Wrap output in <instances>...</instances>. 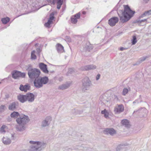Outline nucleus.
I'll use <instances>...</instances> for the list:
<instances>
[{
	"label": "nucleus",
	"mask_w": 151,
	"mask_h": 151,
	"mask_svg": "<svg viewBox=\"0 0 151 151\" xmlns=\"http://www.w3.org/2000/svg\"><path fill=\"white\" fill-rule=\"evenodd\" d=\"M96 68V65H90L82 67L81 69L82 70H88L95 69Z\"/></svg>",
	"instance_id": "2eb2a0df"
},
{
	"label": "nucleus",
	"mask_w": 151,
	"mask_h": 151,
	"mask_svg": "<svg viewBox=\"0 0 151 151\" xmlns=\"http://www.w3.org/2000/svg\"><path fill=\"white\" fill-rule=\"evenodd\" d=\"M147 16L146 11L143 13L140 16H139V18H142L145 16Z\"/></svg>",
	"instance_id": "e433bc0d"
},
{
	"label": "nucleus",
	"mask_w": 151,
	"mask_h": 151,
	"mask_svg": "<svg viewBox=\"0 0 151 151\" xmlns=\"http://www.w3.org/2000/svg\"><path fill=\"white\" fill-rule=\"evenodd\" d=\"M137 101H136V100H135V101H134L133 102V104H135V103H137Z\"/></svg>",
	"instance_id": "4d7b16f0"
},
{
	"label": "nucleus",
	"mask_w": 151,
	"mask_h": 151,
	"mask_svg": "<svg viewBox=\"0 0 151 151\" xmlns=\"http://www.w3.org/2000/svg\"><path fill=\"white\" fill-rule=\"evenodd\" d=\"M1 21L3 24H6L9 21V18L8 17L2 18L1 19Z\"/></svg>",
	"instance_id": "a878e982"
},
{
	"label": "nucleus",
	"mask_w": 151,
	"mask_h": 151,
	"mask_svg": "<svg viewBox=\"0 0 151 151\" xmlns=\"http://www.w3.org/2000/svg\"><path fill=\"white\" fill-rule=\"evenodd\" d=\"M29 120L28 116L24 115L20 116L16 120L19 126L17 127L18 130L20 131L24 130L25 129L24 125L27 123Z\"/></svg>",
	"instance_id": "f03ea898"
},
{
	"label": "nucleus",
	"mask_w": 151,
	"mask_h": 151,
	"mask_svg": "<svg viewBox=\"0 0 151 151\" xmlns=\"http://www.w3.org/2000/svg\"><path fill=\"white\" fill-rule=\"evenodd\" d=\"M17 99L22 103L25 102L27 101L26 94L25 95L19 94L17 96Z\"/></svg>",
	"instance_id": "dca6fc26"
},
{
	"label": "nucleus",
	"mask_w": 151,
	"mask_h": 151,
	"mask_svg": "<svg viewBox=\"0 0 151 151\" xmlns=\"http://www.w3.org/2000/svg\"><path fill=\"white\" fill-rule=\"evenodd\" d=\"M26 100L29 103L33 102L35 100V96L32 93L29 92L26 94Z\"/></svg>",
	"instance_id": "9d476101"
},
{
	"label": "nucleus",
	"mask_w": 151,
	"mask_h": 151,
	"mask_svg": "<svg viewBox=\"0 0 151 151\" xmlns=\"http://www.w3.org/2000/svg\"><path fill=\"white\" fill-rule=\"evenodd\" d=\"M1 83V82H0V84Z\"/></svg>",
	"instance_id": "e2e57ef3"
},
{
	"label": "nucleus",
	"mask_w": 151,
	"mask_h": 151,
	"mask_svg": "<svg viewBox=\"0 0 151 151\" xmlns=\"http://www.w3.org/2000/svg\"><path fill=\"white\" fill-rule=\"evenodd\" d=\"M18 106V103L17 101L13 102L10 104V110L14 111L16 110Z\"/></svg>",
	"instance_id": "a211bd4d"
},
{
	"label": "nucleus",
	"mask_w": 151,
	"mask_h": 151,
	"mask_svg": "<svg viewBox=\"0 0 151 151\" xmlns=\"http://www.w3.org/2000/svg\"><path fill=\"white\" fill-rule=\"evenodd\" d=\"M19 90L22 91L26 92L28 90L30 89V86L28 83H27L24 85L21 84L19 87Z\"/></svg>",
	"instance_id": "4468645a"
},
{
	"label": "nucleus",
	"mask_w": 151,
	"mask_h": 151,
	"mask_svg": "<svg viewBox=\"0 0 151 151\" xmlns=\"http://www.w3.org/2000/svg\"><path fill=\"white\" fill-rule=\"evenodd\" d=\"M3 142L4 144L6 145H9V140H4V139H3Z\"/></svg>",
	"instance_id": "58836bf2"
},
{
	"label": "nucleus",
	"mask_w": 151,
	"mask_h": 151,
	"mask_svg": "<svg viewBox=\"0 0 151 151\" xmlns=\"http://www.w3.org/2000/svg\"><path fill=\"white\" fill-rule=\"evenodd\" d=\"M12 77L15 79H18L20 78H24L26 76V73L22 72L16 70H14L12 73Z\"/></svg>",
	"instance_id": "0eeeda50"
},
{
	"label": "nucleus",
	"mask_w": 151,
	"mask_h": 151,
	"mask_svg": "<svg viewBox=\"0 0 151 151\" xmlns=\"http://www.w3.org/2000/svg\"><path fill=\"white\" fill-rule=\"evenodd\" d=\"M56 49L57 51L59 53L62 52L64 51L63 47L60 43H58L57 44Z\"/></svg>",
	"instance_id": "6ab92c4d"
},
{
	"label": "nucleus",
	"mask_w": 151,
	"mask_h": 151,
	"mask_svg": "<svg viewBox=\"0 0 151 151\" xmlns=\"http://www.w3.org/2000/svg\"><path fill=\"white\" fill-rule=\"evenodd\" d=\"M83 112V111H79V114H81Z\"/></svg>",
	"instance_id": "13d9d810"
},
{
	"label": "nucleus",
	"mask_w": 151,
	"mask_h": 151,
	"mask_svg": "<svg viewBox=\"0 0 151 151\" xmlns=\"http://www.w3.org/2000/svg\"><path fill=\"white\" fill-rule=\"evenodd\" d=\"M34 70V68H33L31 64H29L27 66H26V70L28 71V72H31Z\"/></svg>",
	"instance_id": "bb28decb"
},
{
	"label": "nucleus",
	"mask_w": 151,
	"mask_h": 151,
	"mask_svg": "<svg viewBox=\"0 0 151 151\" xmlns=\"http://www.w3.org/2000/svg\"><path fill=\"white\" fill-rule=\"evenodd\" d=\"M6 126L4 125H3L0 128V132L1 133H4L6 132L5 129L6 128Z\"/></svg>",
	"instance_id": "c756f323"
},
{
	"label": "nucleus",
	"mask_w": 151,
	"mask_h": 151,
	"mask_svg": "<svg viewBox=\"0 0 151 151\" xmlns=\"http://www.w3.org/2000/svg\"><path fill=\"white\" fill-rule=\"evenodd\" d=\"M101 114L104 115V116L107 118L108 117L109 113L107 112L106 110L105 109L101 111Z\"/></svg>",
	"instance_id": "cd10ccee"
},
{
	"label": "nucleus",
	"mask_w": 151,
	"mask_h": 151,
	"mask_svg": "<svg viewBox=\"0 0 151 151\" xmlns=\"http://www.w3.org/2000/svg\"><path fill=\"white\" fill-rule=\"evenodd\" d=\"M11 140H10V143H11Z\"/></svg>",
	"instance_id": "052dcab7"
},
{
	"label": "nucleus",
	"mask_w": 151,
	"mask_h": 151,
	"mask_svg": "<svg viewBox=\"0 0 151 151\" xmlns=\"http://www.w3.org/2000/svg\"><path fill=\"white\" fill-rule=\"evenodd\" d=\"M82 90L83 92L87 89L92 85V83L90 79L88 77H86L82 81Z\"/></svg>",
	"instance_id": "423d86ee"
},
{
	"label": "nucleus",
	"mask_w": 151,
	"mask_h": 151,
	"mask_svg": "<svg viewBox=\"0 0 151 151\" xmlns=\"http://www.w3.org/2000/svg\"><path fill=\"white\" fill-rule=\"evenodd\" d=\"M69 86L70 85L69 83H66L59 86L58 88L60 90H64L68 88Z\"/></svg>",
	"instance_id": "4be33fe9"
},
{
	"label": "nucleus",
	"mask_w": 151,
	"mask_h": 151,
	"mask_svg": "<svg viewBox=\"0 0 151 151\" xmlns=\"http://www.w3.org/2000/svg\"><path fill=\"white\" fill-rule=\"evenodd\" d=\"M140 23V20H137L135 22H134V23Z\"/></svg>",
	"instance_id": "864d4df0"
},
{
	"label": "nucleus",
	"mask_w": 151,
	"mask_h": 151,
	"mask_svg": "<svg viewBox=\"0 0 151 151\" xmlns=\"http://www.w3.org/2000/svg\"><path fill=\"white\" fill-rule=\"evenodd\" d=\"M124 110V107L122 104H120L116 107L114 109V111L115 114H119Z\"/></svg>",
	"instance_id": "f8f14e48"
},
{
	"label": "nucleus",
	"mask_w": 151,
	"mask_h": 151,
	"mask_svg": "<svg viewBox=\"0 0 151 151\" xmlns=\"http://www.w3.org/2000/svg\"><path fill=\"white\" fill-rule=\"evenodd\" d=\"M124 10H119L117 13L121 22L124 23L129 21L133 16L135 12L132 10L128 5H124Z\"/></svg>",
	"instance_id": "f257e3e1"
},
{
	"label": "nucleus",
	"mask_w": 151,
	"mask_h": 151,
	"mask_svg": "<svg viewBox=\"0 0 151 151\" xmlns=\"http://www.w3.org/2000/svg\"><path fill=\"white\" fill-rule=\"evenodd\" d=\"M8 108L9 109V105H8Z\"/></svg>",
	"instance_id": "bf43d9fd"
},
{
	"label": "nucleus",
	"mask_w": 151,
	"mask_h": 151,
	"mask_svg": "<svg viewBox=\"0 0 151 151\" xmlns=\"http://www.w3.org/2000/svg\"><path fill=\"white\" fill-rule=\"evenodd\" d=\"M63 0H57L56 3L57 4H60L62 5L63 4Z\"/></svg>",
	"instance_id": "c9c22d12"
},
{
	"label": "nucleus",
	"mask_w": 151,
	"mask_h": 151,
	"mask_svg": "<svg viewBox=\"0 0 151 151\" xmlns=\"http://www.w3.org/2000/svg\"><path fill=\"white\" fill-rule=\"evenodd\" d=\"M137 40L136 36L134 35L132 36V39L131 40V43L132 45H134L137 42Z\"/></svg>",
	"instance_id": "c85d7f7f"
},
{
	"label": "nucleus",
	"mask_w": 151,
	"mask_h": 151,
	"mask_svg": "<svg viewBox=\"0 0 151 151\" xmlns=\"http://www.w3.org/2000/svg\"><path fill=\"white\" fill-rule=\"evenodd\" d=\"M125 49H126L123 47H121L120 48V50L121 51H123V50H125Z\"/></svg>",
	"instance_id": "603ef678"
},
{
	"label": "nucleus",
	"mask_w": 151,
	"mask_h": 151,
	"mask_svg": "<svg viewBox=\"0 0 151 151\" xmlns=\"http://www.w3.org/2000/svg\"><path fill=\"white\" fill-rule=\"evenodd\" d=\"M66 39H68V42H70L71 41V39L70 37L68 36H66L65 37Z\"/></svg>",
	"instance_id": "c03bdc74"
},
{
	"label": "nucleus",
	"mask_w": 151,
	"mask_h": 151,
	"mask_svg": "<svg viewBox=\"0 0 151 151\" xmlns=\"http://www.w3.org/2000/svg\"><path fill=\"white\" fill-rule=\"evenodd\" d=\"M116 151H125V145H120L118 146L116 149Z\"/></svg>",
	"instance_id": "b1692460"
},
{
	"label": "nucleus",
	"mask_w": 151,
	"mask_h": 151,
	"mask_svg": "<svg viewBox=\"0 0 151 151\" xmlns=\"http://www.w3.org/2000/svg\"><path fill=\"white\" fill-rule=\"evenodd\" d=\"M51 24V23H50V22L47 21V22H46L45 24L44 25L46 27L48 28H50V25Z\"/></svg>",
	"instance_id": "4c0bfd02"
},
{
	"label": "nucleus",
	"mask_w": 151,
	"mask_h": 151,
	"mask_svg": "<svg viewBox=\"0 0 151 151\" xmlns=\"http://www.w3.org/2000/svg\"><path fill=\"white\" fill-rule=\"evenodd\" d=\"M49 81L47 77L44 76L39 77L35 79L33 82L34 86L36 88H39L42 87L43 85L46 84Z\"/></svg>",
	"instance_id": "20e7f679"
},
{
	"label": "nucleus",
	"mask_w": 151,
	"mask_h": 151,
	"mask_svg": "<svg viewBox=\"0 0 151 151\" xmlns=\"http://www.w3.org/2000/svg\"><path fill=\"white\" fill-rule=\"evenodd\" d=\"M100 75L99 74H98L97 75L96 77V80H98L100 78Z\"/></svg>",
	"instance_id": "37998d69"
},
{
	"label": "nucleus",
	"mask_w": 151,
	"mask_h": 151,
	"mask_svg": "<svg viewBox=\"0 0 151 151\" xmlns=\"http://www.w3.org/2000/svg\"><path fill=\"white\" fill-rule=\"evenodd\" d=\"M136 64H135L134 65H135Z\"/></svg>",
	"instance_id": "680f3d73"
},
{
	"label": "nucleus",
	"mask_w": 151,
	"mask_h": 151,
	"mask_svg": "<svg viewBox=\"0 0 151 151\" xmlns=\"http://www.w3.org/2000/svg\"><path fill=\"white\" fill-rule=\"evenodd\" d=\"M62 5L60 4H57V9H60Z\"/></svg>",
	"instance_id": "8fccbe9b"
},
{
	"label": "nucleus",
	"mask_w": 151,
	"mask_h": 151,
	"mask_svg": "<svg viewBox=\"0 0 151 151\" xmlns=\"http://www.w3.org/2000/svg\"><path fill=\"white\" fill-rule=\"evenodd\" d=\"M39 67L40 69L44 73H48L49 71L47 69V65L43 63H39Z\"/></svg>",
	"instance_id": "1a4fd4ad"
},
{
	"label": "nucleus",
	"mask_w": 151,
	"mask_h": 151,
	"mask_svg": "<svg viewBox=\"0 0 151 151\" xmlns=\"http://www.w3.org/2000/svg\"><path fill=\"white\" fill-rule=\"evenodd\" d=\"M82 14H86V12L85 11H83L82 12Z\"/></svg>",
	"instance_id": "6e6d98bb"
},
{
	"label": "nucleus",
	"mask_w": 151,
	"mask_h": 151,
	"mask_svg": "<svg viewBox=\"0 0 151 151\" xmlns=\"http://www.w3.org/2000/svg\"><path fill=\"white\" fill-rule=\"evenodd\" d=\"M80 14H81L80 12H78V13L75 14L73 16L75 18H76L77 19L80 18Z\"/></svg>",
	"instance_id": "72a5a7b5"
},
{
	"label": "nucleus",
	"mask_w": 151,
	"mask_h": 151,
	"mask_svg": "<svg viewBox=\"0 0 151 151\" xmlns=\"http://www.w3.org/2000/svg\"><path fill=\"white\" fill-rule=\"evenodd\" d=\"M71 22L72 23L75 24H76L77 21L78 20L76 18H75L74 17H71Z\"/></svg>",
	"instance_id": "2f4dec72"
},
{
	"label": "nucleus",
	"mask_w": 151,
	"mask_h": 151,
	"mask_svg": "<svg viewBox=\"0 0 151 151\" xmlns=\"http://www.w3.org/2000/svg\"><path fill=\"white\" fill-rule=\"evenodd\" d=\"M47 1L49 3H51L52 1V0H47Z\"/></svg>",
	"instance_id": "5fc2aeb1"
},
{
	"label": "nucleus",
	"mask_w": 151,
	"mask_h": 151,
	"mask_svg": "<svg viewBox=\"0 0 151 151\" xmlns=\"http://www.w3.org/2000/svg\"><path fill=\"white\" fill-rule=\"evenodd\" d=\"M74 71L73 68H70L69 69L68 72V73L71 74L74 72Z\"/></svg>",
	"instance_id": "ea45409f"
},
{
	"label": "nucleus",
	"mask_w": 151,
	"mask_h": 151,
	"mask_svg": "<svg viewBox=\"0 0 151 151\" xmlns=\"http://www.w3.org/2000/svg\"><path fill=\"white\" fill-rule=\"evenodd\" d=\"M147 15H149L151 14V9L146 11Z\"/></svg>",
	"instance_id": "79ce46f5"
},
{
	"label": "nucleus",
	"mask_w": 151,
	"mask_h": 151,
	"mask_svg": "<svg viewBox=\"0 0 151 151\" xmlns=\"http://www.w3.org/2000/svg\"><path fill=\"white\" fill-rule=\"evenodd\" d=\"M9 96L8 94H6L5 95V97L4 98L5 99H6L9 98Z\"/></svg>",
	"instance_id": "3c124183"
},
{
	"label": "nucleus",
	"mask_w": 151,
	"mask_h": 151,
	"mask_svg": "<svg viewBox=\"0 0 151 151\" xmlns=\"http://www.w3.org/2000/svg\"><path fill=\"white\" fill-rule=\"evenodd\" d=\"M104 132L107 134H109L111 135H113L116 133V130L112 128H107L104 130Z\"/></svg>",
	"instance_id": "f3484780"
},
{
	"label": "nucleus",
	"mask_w": 151,
	"mask_h": 151,
	"mask_svg": "<svg viewBox=\"0 0 151 151\" xmlns=\"http://www.w3.org/2000/svg\"><path fill=\"white\" fill-rule=\"evenodd\" d=\"M5 108V105H1L0 106V113H1L3 112L4 111Z\"/></svg>",
	"instance_id": "f704fd0d"
},
{
	"label": "nucleus",
	"mask_w": 151,
	"mask_h": 151,
	"mask_svg": "<svg viewBox=\"0 0 151 151\" xmlns=\"http://www.w3.org/2000/svg\"><path fill=\"white\" fill-rule=\"evenodd\" d=\"M147 21V19H144L140 20V23H141L142 22H144Z\"/></svg>",
	"instance_id": "49530a36"
},
{
	"label": "nucleus",
	"mask_w": 151,
	"mask_h": 151,
	"mask_svg": "<svg viewBox=\"0 0 151 151\" xmlns=\"http://www.w3.org/2000/svg\"><path fill=\"white\" fill-rule=\"evenodd\" d=\"M121 123L125 127L129 128L130 126L129 122L127 119L122 120L121 121Z\"/></svg>",
	"instance_id": "aec40b11"
},
{
	"label": "nucleus",
	"mask_w": 151,
	"mask_h": 151,
	"mask_svg": "<svg viewBox=\"0 0 151 151\" xmlns=\"http://www.w3.org/2000/svg\"><path fill=\"white\" fill-rule=\"evenodd\" d=\"M119 21V19L117 17H113L108 20V24L111 27L114 26Z\"/></svg>",
	"instance_id": "6e6552de"
},
{
	"label": "nucleus",
	"mask_w": 151,
	"mask_h": 151,
	"mask_svg": "<svg viewBox=\"0 0 151 151\" xmlns=\"http://www.w3.org/2000/svg\"><path fill=\"white\" fill-rule=\"evenodd\" d=\"M11 138L13 140H14L15 139V137H14V134H12V136Z\"/></svg>",
	"instance_id": "09e8293b"
},
{
	"label": "nucleus",
	"mask_w": 151,
	"mask_h": 151,
	"mask_svg": "<svg viewBox=\"0 0 151 151\" xmlns=\"http://www.w3.org/2000/svg\"><path fill=\"white\" fill-rule=\"evenodd\" d=\"M51 120V117L50 116H47L45 119L42 122L41 126L42 127H45L48 126Z\"/></svg>",
	"instance_id": "ddd939ff"
},
{
	"label": "nucleus",
	"mask_w": 151,
	"mask_h": 151,
	"mask_svg": "<svg viewBox=\"0 0 151 151\" xmlns=\"http://www.w3.org/2000/svg\"><path fill=\"white\" fill-rule=\"evenodd\" d=\"M37 51L38 55L40 54L41 50L39 48H38L37 49Z\"/></svg>",
	"instance_id": "a19ab883"
},
{
	"label": "nucleus",
	"mask_w": 151,
	"mask_h": 151,
	"mask_svg": "<svg viewBox=\"0 0 151 151\" xmlns=\"http://www.w3.org/2000/svg\"><path fill=\"white\" fill-rule=\"evenodd\" d=\"M40 70L37 68H34V70L28 72L29 78L32 80H34L39 77L40 74Z\"/></svg>",
	"instance_id": "39448f33"
},
{
	"label": "nucleus",
	"mask_w": 151,
	"mask_h": 151,
	"mask_svg": "<svg viewBox=\"0 0 151 151\" xmlns=\"http://www.w3.org/2000/svg\"><path fill=\"white\" fill-rule=\"evenodd\" d=\"M128 92V90L127 88H124L122 91V94L123 95H125Z\"/></svg>",
	"instance_id": "473e14b6"
},
{
	"label": "nucleus",
	"mask_w": 151,
	"mask_h": 151,
	"mask_svg": "<svg viewBox=\"0 0 151 151\" xmlns=\"http://www.w3.org/2000/svg\"><path fill=\"white\" fill-rule=\"evenodd\" d=\"M146 58H147V57H143L142 58H141V61H144L146 60Z\"/></svg>",
	"instance_id": "de8ad7c7"
},
{
	"label": "nucleus",
	"mask_w": 151,
	"mask_h": 151,
	"mask_svg": "<svg viewBox=\"0 0 151 151\" xmlns=\"http://www.w3.org/2000/svg\"><path fill=\"white\" fill-rule=\"evenodd\" d=\"M57 0H52V1L51 4H52L53 5L55 4Z\"/></svg>",
	"instance_id": "a18cd8bd"
},
{
	"label": "nucleus",
	"mask_w": 151,
	"mask_h": 151,
	"mask_svg": "<svg viewBox=\"0 0 151 151\" xmlns=\"http://www.w3.org/2000/svg\"><path fill=\"white\" fill-rule=\"evenodd\" d=\"M30 143L33 145L30 146V151H40L44 149L46 146V144L39 141H30Z\"/></svg>",
	"instance_id": "7ed1b4c3"
},
{
	"label": "nucleus",
	"mask_w": 151,
	"mask_h": 151,
	"mask_svg": "<svg viewBox=\"0 0 151 151\" xmlns=\"http://www.w3.org/2000/svg\"><path fill=\"white\" fill-rule=\"evenodd\" d=\"M10 116L12 118H16L18 116H19L20 115L18 112L14 111L11 113Z\"/></svg>",
	"instance_id": "5701e85b"
},
{
	"label": "nucleus",
	"mask_w": 151,
	"mask_h": 151,
	"mask_svg": "<svg viewBox=\"0 0 151 151\" xmlns=\"http://www.w3.org/2000/svg\"><path fill=\"white\" fill-rule=\"evenodd\" d=\"M93 45L88 43H87L86 45L83 47V51L86 52H90L93 48Z\"/></svg>",
	"instance_id": "9b49d317"
},
{
	"label": "nucleus",
	"mask_w": 151,
	"mask_h": 151,
	"mask_svg": "<svg viewBox=\"0 0 151 151\" xmlns=\"http://www.w3.org/2000/svg\"><path fill=\"white\" fill-rule=\"evenodd\" d=\"M35 50L32 51L31 53V58L32 59H35L36 58V56L35 54Z\"/></svg>",
	"instance_id": "7c9ffc66"
},
{
	"label": "nucleus",
	"mask_w": 151,
	"mask_h": 151,
	"mask_svg": "<svg viewBox=\"0 0 151 151\" xmlns=\"http://www.w3.org/2000/svg\"><path fill=\"white\" fill-rule=\"evenodd\" d=\"M82 147L80 146H77V147H75L73 146V148L72 149H71L68 147H65V150L68 151H70V150L71 151L73 150H82V149L81 148Z\"/></svg>",
	"instance_id": "412c9836"
},
{
	"label": "nucleus",
	"mask_w": 151,
	"mask_h": 151,
	"mask_svg": "<svg viewBox=\"0 0 151 151\" xmlns=\"http://www.w3.org/2000/svg\"><path fill=\"white\" fill-rule=\"evenodd\" d=\"M54 13L53 12H52L50 15L49 18L48 19V22L50 23H52V21L54 19Z\"/></svg>",
	"instance_id": "393cba45"
}]
</instances>
